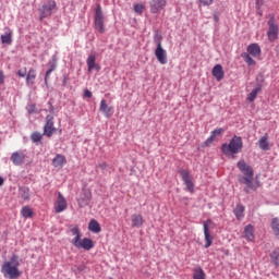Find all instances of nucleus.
Wrapping results in <instances>:
<instances>
[{"label":"nucleus","mask_w":279,"mask_h":279,"mask_svg":"<svg viewBox=\"0 0 279 279\" xmlns=\"http://www.w3.org/2000/svg\"><path fill=\"white\" fill-rule=\"evenodd\" d=\"M244 236L248 241H254V227L252 225H247L245 227Z\"/></svg>","instance_id":"nucleus-29"},{"label":"nucleus","mask_w":279,"mask_h":279,"mask_svg":"<svg viewBox=\"0 0 279 279\" xmlns=\"http://www.w3.org/2000/svg\"><path fill=\"white\" fill-rule=\"evenodd\" d=\"M98 169H101V171H106V169H108V165L106 162L99 163L97 166Z\"/></svg>","instance_id":"nucleus-43"},{"label":"nucleus","mask_w":279,"mask_h":279,"mask_svg":"<svg viewBox=\"0 0 279 279\" xmlns=\"http://www.w3.org/2000/svg\"><path fill=\"white\" fill-rule=\"evenodd\" d=\"M97 60V57L95 54H89L86 62L88 66V72L93 73V69H96V71H100L99 64H96L95 61Z\"/></svg>","instance_id":"nucleus-18"},{"label":"nucleus","mask_w":279,"mask_h":279,"mask_svg":"<svg viewBox=\"0 0 279 279\" xmlns=\"http://www.w3.org/2000/svg\"><path fill=\"white\" fill-rule=\"evenodd\" d=\"M70 232L74 236L71 243L74 247L80 248V243H82V231L78 226H70Z\"/></svg>","instance_id":"nucleus-12"},{"label":"nucleus","mask_w":279,"mask_h":279,"mask_svg":"<svg viewBox=\"0 0 279 279\" xmlns=\"http://www.w3.org/2000/svg\"><path fill=\"white\" fill-rule=\"evenodd\" d=\"M270 262L272 263V265H275V267H279V248H276L271 252Z\"/></svg>","instance_id":"nucleus-31"},{"label":"nucleus","mask_w":279,"mask_h":279,"mask_svg":"<svg viewBox=\"0 0 279 279\" xmlns=\"http://www.w3.org/2000/svg\"><path fill=\"white\" fill-rule=\"evenodd\" d=\"M275 236L279 240V230L275 232Z\"/></svg>","instance_id":"nucleus-48"},{"label":"nucleus","mask_w":279,"mask_h":279,"mask_svg":"<svg viewBox=\"0 0 279 279\" xmlns=\"http://www.w3.org/2000/svg\"><path fill=\"white\" fill-rule=\"evenodd\" d=\"M21 215L24 219H32L34 217V210L29 206H24L21 209Z\"/></svg>","instance_id":"nucleus-28"},{"label":"nucleus","mask_w":279,"mask_h":279,"mask_svg":"<svg viewBox=\"0 0 279 279\" xmlns=\"http://www.w3.org/2000/svg\"><path fill=\"white\" fill-rule=\"evenodd\" d=\"M154 43H156L157 47H162V36L161 35H158L156 34L154 36Z\"/></svg>","instance_id":"nucleus-40"},{"label":"nucleus","mask_w":279,"mask_h":279,"mask_svg":"<svg viewBox=\"0 0 279 279\" xmlns=\"http://www.w3.org/2000/svg\"><path fill=\"white\" fill-rule=\"evenodd\" d=\"M54 213L57 215H60V213H64V210H66V208H69V204L66 203V198H64V196L62 195V193H58V198L54 203Z\"/></svg>","instance_id":"nucleus-11"},{"label":"nucleus","mask_w":279,"mask_h":279,"mask_svg":"<svg viewBox=\"0 0 279 279\" xmlns=\"http://www.w3.org/2000/svg\"><path fill=\"white\" fill-rule=\"evenodd\" d=\"M155 57L158 62L161 64H167V50L162 48V46H157L155 49Z\"/></svg>","instance_id":"nucleus-14"},{"label":"nucleus","mask_w":279,"mask_h":279,"mask_svg":"<svg viewBox=\"0 0 279 279\" xmlns=\"http://www.w3.org/2000/svg\"><path fill=\"white\" fill-rule=\"evenodd\" d=\"M31 141L33 143H40L43 141V134L40 132H34L31 135Z\"/></svg>","instance_id":"nucleus-36"},{"label":"nucleus","mask_w":279,"mask_h":279,"mask_svg":"<svg viewBox=\"0 0 279 279\" xmlns=\"http://www.w3.org/2000/svg\"><path fill=\"white\" fill-rule=\"evenodd\" d=\"M226 132L223 129H216L215 131L211 132V135L206 140L205 145H210L213 141H215L216 136H221Z\"/></svg>","instance_id":"nucleus-26"},{"label":"nucleus","mask_w":279,"mask_h":279,"mask_svg":"<svg viewBox=\"0 0 279 279\" xmlns=\"http://www.w3.org/2000/svg\"><path fill=\"white\" fill-rule=\"evenodd\" d=\"M2 45H12V29L10 27L4 28V34L0 36Z\"/></svg>","instance_id":"nucleus-20"},{"label":"nucleus","mask_w":279,"mask_h":279,"mask_svg":"<svg viewBox=\"0 0 279 279\" xmlns=\"http://www.w3.org/2000/svg\"><path fill=\"white\" fill-rule=\"evenodd\" d=\"M271 230L275 234V232H277L279 230V219L278 218H274L271 220Z\"/></svg>","instance_id":"nucleus-38"},{"label":"nucleus","mask_w":279,"mask_h":279,"mask_svg":"<svg viewBox=\"0 0 279 279\" xmlns=\"http://www.w3.org/2000/svg\"><path fill=\"white\" fill-rule=\"evenodd\" d=\"M246 53L253 58H258V56H260V46H258V44L248 45Z\"/></svg>","instance_id":"nucleus-22"},{"label":"nucleus","mask_w":279,"mask_h":279,"mask_svg":"<svg viewBox=\"0 0 279 279\" xmlns=\"http://www.w3.org/2000/svg\"><path fill=\"white\" fill-rule=\"evenodd\" d=\"M148 5L151 14H160L167 8V0H150Z\"/></svg>","instance_id":"nucleus-10"},{"label":"nucleus","mask_w":279,"mask_h":279,"mask_svg":"<svg viewBox=\"0 0 279 279\" xmlns=\"http://www.w3.org/2000/svg\"><path fill=\"white\" fill-rule=\"evenodd\" d=\"M269 136L268 135H264L263 137L259 138L258 141V145L259 148H262L263 151H268L269 149Z\"/></svg>","instance_id":"nucleus-27"},{"label":"nucleus","mask_w":279,"mask_h":279,"mask_svg":"<svg viewBox=\"0 0 279 279\" xmlns=\"http://www.w3.org/2000/svg\"><path fill=\"white\" fill-rule=\"evenodd\" d=\"M238 169L243 173V175L238 177L240 184H245L244 192L250 193V191H257L258 183H254V170L245 160H240L236 163Z\"/></svg>","instance_id":"nucleus-1"},{"label":"nucleus","mask_w":279,"mask_h":279,"mask_svg":"<svg viewBox=\"0 0 279 279\" xmlns=\"http://www.w3.org/2000/svg\"><path fill=\"white\" fill-rule=\"evenodd\" d=\"M28 112H29V114H34V112H36V106L32 105V106L28 108Z\"/></svg>","instance_id":"nucleus-45"},{"label":"nucleus","mask_w":279,"mask_h":279,"mask_svg":"<svg viewBox=\"0 0 279 279\" xmlns=\"http://www.w3.org/2000/svg\"><path fill=\"white\" fill-rule=\"evenodd\" d=\"M131 223H132V228H142L143 223H145V220L143 219V215L133 214L131 216Z\"/></svg>","instance_id":"nucleus-17"},{"label":"nucleus","mask_w":279,"mask_h":279,"mask_svg":"<svg viewBox=\"0 0 279 279\" xmlns=\"http://www.w3.org/2000/svg\"><path fill=\"white\" fill-rule=\"evenodd\" d=\"M268 32H267V37L269 43H275V40H278V34H279V28L276 22H274V17H271L268 21Z\"/></svg>","instance_id":"nucleus-7"},{"label":"nucleus","mask_w":279,"mask_h":279,"mask_svg":"<svg viewBox=\"0 0 279 279\" xmlns=\"http://www.w3.org/2000/svg\"><path fill=\"white\" fill-rule=\"evenodd\" d=\"M133 10H134L135 14H143V12L145 10V5L135 3V4H133Z\"/></svg>","instance_id":"nucleus-37"},{"label":"nucleus","mask_w":279,"mask_h":279,"mask_svg":"<svg viewBox=\"0 0 279 279\" xmlns=\"http://www.w3.org/2000/svg\"><path fill=\"white\" fill-rule=\"evenodd\" d=\"M243 149V138L241 136L234 135L231 141L228 143H223L221 145V151L225 156H234L239 154Z\"/></svg>","instance_id":"nucleus-3"},{"label":"nucleus","mask_w":279,"mask_h":279,"mask_svg":"<svg viewBox=\"0 0 279 279\" xmlns=\"http://www.w3.org/2000/svg\"><path fill=\"white\" fill-rule=\"evenodd\" d=\"M236 219L240 221V219H243L244 213H245V207L243 205H236L235 209L233 210Z\"/></svg>","instance_id":"nucleus-30"},{"label":"nucleus","mask_w":279,"mask_h":279,"mask_svg":"<svg viewBox=\"0 0 279 279\" xmlns=\"http://www.w3.org/2000/svg\"><path fill=\"white\" fill-rule=\"evenodd\" d=\"M105 21H106V17L104 16L101 4H97L95 9V15H94V27L96 32H99V34H106V25L104 24Z\"/></svg>","instance_id":"nucleus-4"},{"label":"nucleus","mask_w":279,"mask_h":279,"mask_svg":"<svg viewBox=\"0 0 279 279\" xmlns=\"http://www.w3.org/2000/svg\"><path fill=\"white\" fill-rule=\"evenodd\" d=\"M241 58H243L244 62H246L248 66H254L256 64V61H254V59H252V56L247 52H243L241 54Z\"/></svg>","instance_id":"nucleus-32"},{"label":"nucleus","mask_w":279,"mask_h":279,"mask_svg":"<svg viewBox=\"0 0 279 279\" xmlns=\"http://www.w3.org/2000/svg\"><path fill=\"white\" fill-rule=\"evenodd\" d=\"M99 110L100 112H102V114H105L107 119H110V117H112V107L108 106L106 99H102L100 101Z\"/></svg>","instance_id":"nucleus-16"},{"label":"nucleus","mask_w":279,"mask_h":279,"mask_svg":"<svg viewBox=\"0 0 279 279\" xmlns=\"http://www.w3.org/2000/svg\"><path fill=\"white\" fill-rule=\"evenodd\" d=\"M194 279H206V272L202 268H195L193 274Z\"/></svg>","instance_id":"nucleus-34"},{"label":"nucleus","mask_w":279,"mask_h":279,"mask_svg":"<svg viewBox=\"0 0 279 279\" xmlns=\"http://www.w3.org/2000/svg\"><path fill=\"white\" fill-rule=\"evenodd\" d=\"M95 247V243L89 238H84L78 244V250H86L87 252Z\"/></svg>","instance_id":"nucleus-21"},{"label":"nucleus","mask_w":279,"mask_h":279,"mask_svg":"<svg viewBox=\"0 0 279 279\" xmlns=\"http://www.w3.org/2000/svg\"><path fill=\"white\" fill-rule=\"evenodd\" d=\"M34 84H36V70L31 68L26 73V85L34 86Z\"/></svg>","instance_id":"nucleus-23"},{"label":"nucleus","mask_w":279,"mask_h":279,"mask_svg":"<svg viewBox=\"0 0 279 279\" xmlns=\"http://www.w3.org/2000/svg\"><path fill=\"white\" fill-rule=\"evenodd\" d=\"M93 198V193L90 190L85 189L82 191V194L80 197L76 199L78 204V208H86L90 204V199Z\"/></svg>","instance_id":"nucleus-8"},{"label":"nucleus","mask_w":279,"mask_h":279,"mask_svg":"<svg viewBox=\"0 0 279 279\" xmlns=\"http://www.w3.org/2000/svg\"><path fill=\"white\" fill-rule=\"evenodd\" d=\"M5 84V74H3V71H0V85Z\"/></svg>","instance_id":"nucleus-44"},{"label":"nucleus","mask_w":279,"mask_h":279,"mask_svg":"<svg viewBox=\"0 0 279 279\" xmlns=\"http://www.w3.org/2000/svg\"><path fill=\"white\" fill-rule=\"evenodd\" d=\"M199 1H203V0H199Z\"/></svg>","instance_id":"nucleus-50"},{"label":"nucleus","mask_w":279,"mask_h":279,"mask_svg":"<svg viewBox=\"0 0 279 279\" xmlns=\"http://www.w3.org/2000/svg\"><path fill=\"white\" fill-rule=\"evenodd\" d=\"M19 193L25 202L29 201V187L22 186L19 189Z\"/></svg>","instance_id":"nucleus-33"},{"label":"nucleus","mask_w":279,"mask_h":279,"mask_svg":"<svg viewBox=\"0 0 279 279\" xmlns=\"http://www.w3.org/2000/svg\"><path fill=\"white\" fill-rule=\"evenodd\" d=\"M53 71H56V63H52L50 65V69L46 72L45 84H47V82L49 80V75H51V73H53Z\"/></svg>","instance_id":"nucleus-39"},{"label":"nucleus","mask_w":279,"mask_h":279,"mask_svg":"<svg viewBox=\"0 0 279 279\" xmlns=\"http://www.w3.org/2000/svg\"><path fill=\"white\" fill-rule=\"evenodd\" d=\"M19 267H21V259L19 258V255L13 254L8 260L2 263L1 274L4 278L19 279L22 274Z\"/></svg>","instance_id":"nucleus-2"},{"label":"nucleus","mask_w":279,"mask_h":279,"mask_svg":"<svg viewBox=\"0 0 279 279\" xmlns=\"http://www.w3.org/2000/svg\"><path fill=\"white\" fill-rule=\"evenodd\" d=\"M19 77H26L27 76V68H22L17 71Z\"/></svg>","instance_id":"nucleus-41"},{"label":"nucleus","mask_w":279,"mask_h":279,"mask_svg":"<svg viewBox=\"0 0 279 279\" xmlns=\"http://www.w3.org/2000/svg\"><path fill=\"white\" fill-rule=\"evenodd\" d=\"M4 182H5V180L2 177H0V186H3Z\"/></svg>","instance_id":"nucleus-47"},{"label":"nucleus","mask_w":279,"mask_h":279,"mask_svg":"<svg viewBox=\"0 0 279 279\" xmlns=\"http://www.w3.org/2000/svg\"><path fill=\"white\" fill-rule=\"evenodd\" d=\"M64 165H66V157H64L63 155H57L52 159V166L56 168L62 169V167H64Z\"/></svg>","instance_id":"nucleus-24"},{"label":"nucleus","mask_w":279,"mask_h":279,"mask_svg":"<svg viewBox=\"0 0 279 279\" xmlns=\"http://www.w3.org/2000/svg\"><path fill=\"white\" fill-rule=\"evenodd\" d=\"M179 174L181 175V179L186 186V191H189V193H195V183H193V177H191V172L186 169H181L179 170Z\"/></svg>","instance_id":"nucleus-6"},{"label":"nucleus","mask_w":279,"mask_h":279,"mask_svg":"<svg viewBox=\"0 0 279 279\" xmlns=\"http://www.w3.org/2000/svg\"><path fill=\"white\" fill-rule=\"evenodd\" d=\"M262 88L257 87L255 89H253L248 96H247V100L248 101H254L256 99V97H258V93H260Z\"/></svg>","instance_id":"nucleus-35"},{"label":"nucleus","mask_w":279,"mask_h":279,"mask_svg":"<svg viewBox=\"0 0 279 279\" xmlns=\"http://www.w3.org/2000/svg\"><path fill=\"white\" fill-rule=\"evenodd\" d=\"M264 0H256V5L257 8H260V5H263Z\"/></svg>","instance_id":"nucleus-46"},{"label":"nucleus","mask_w":279,"mask_h":279,"mask_svg":"<svg viewBox=\"0 0 279 279\" xmlns=\"http://www.w3.org/2000/svg\"><path fill=\"white\" fill-rule=\"evenodd\" d=\"M88 230L95 234H99V232H101V226L97 220L92 219L88 223Z\"/></svg>","instance_id":"nucleus-25"},{"label":"nucleus","mask_w":279,"mask_h":279,"mask_svg":"<svg viewBox=\"0 0 279 279\" xmlns=\"http://www.w3.org/2000/svg\"><path fill=\"white\" fill-rule=\"evenodd\" d=\"M25 158H26V156H25V153H23V151H15L11 155V161L16 167H21V165H23L25 162Z\"/></svg>","instance_id":"nucleus-15"},{"label":"nucleus","mask_w":279,"mask_h":279,"mask_svg":"<svg viewBox=\"0 0 279 279\" xmlns=\"http://www.w3.org/2000/svg\"><path fill=\"white\" fill-rule=\"evenodd\" d=\"M57 4L53 0H48L40 9H39V21H45V19H49L51 14H53V10H56Z\"/></svg>","instance_id":"nucleus-5"},{"label":"nucleus","mask_w":279,"mask_h":279,"mask_svg":"<svg viewBox=\"0 0 279 279\" xmlns=\"http://www.w3.org/2000/svg\"><path fill=\"white\" fill-rule=\"evenodd\" d=\"M56 126L53 123V116L48 114L46 117V124L44 126V134L45 136H47L48 138H51L53 136V134H56Z\"/></svg>","instance_id":"nucleus-9"},{"label":"nucleus","mask_w":279,"mask_h":279,"mask_svg":"<svg viewBox=\"0 0 279 279\" xmlns=\"http://www.w3.org/2000/svg\"><path fill=\"white\" fill-rule=\"evenodd\" d=\"M84 97H86L87 99H90V97H93V92H90L89 89H85Z\"/></svg>","instance_id":"nucleus-42"},{"label":"nucleus","mask_w":279,"mask_h":279,"mask_svg":"<svg viewBox=\"0 0 279 279\" xmlns=\"http://www.w3.org/2000/svg\"><path fill=\"white\" fill-rule=\"evenodd\" d=\"M211 75L216 77L217 82H221V80H223L225 76L223 66H221V64H216L213 68Z\"/></svg>","instance_id":"nucleus-19"},{"label":"nucleus","mask_w":279,"mask_h":279,"mask_svg":"<svg viewBox=\"0 0 279 279\" xmlns=\"http://www.w3.org/2000/svg\"><path fill=\"white\" fill-rule=\"evenodd\" d=\"M215 21H219V17L217 15L214 16Z\"/></svg>","instance_id":"nucleus-49"},{"label":"nucleus","mask_w":279,"mask_h":279,"mask_svg":"<svg viewBox=\"0 0 279 279\" xmlns=\"http://www.w3.org/2000/svg\"><path fill=\"white\" fill-rule=\"evenodd\" d=\"M208 223H210V220L203 222L206 250H208V247L213 245V241H214V238L210 235V229H208Z\"/></svg>","instance_id":"nucleus-13"}]
</instances>
